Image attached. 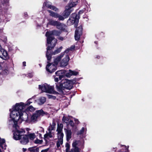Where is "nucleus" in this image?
Returning a JSON list of instances; mask_svg holds the SVG:
<instances>
[{
	"instance_id": "obj_1",
	"label": "nucleus",
	"mask_w": 152,
	"mask_h": 152,
	"mask_svg": "<svg viewBox=\"0 0 152 152\" xmlns=\"http://www.w3.org/2000/svg\"><path fill=\"white\" fill-rule=\"evenodd\" d=\"M24 104L23 102L19 103H16L13 106L12 109H10V117L11 119L9 120L8 124L9 125H12L14 129V137L15 139H18V137L17 135L16 132H19L20 133H23L24 131L23 130H20V127L17 125V121L21 122L23 121V117L24 116L23 114L25 112H23L24 109Z\"/></svg>"
},
{
	"instance_id": "obj_2",
	"label": "nucleus",
	"mask_w": 152,
	"mask_h": 152,
	"mask_svg": "<svg viewBox=\"0 0 152 152\" xmlns=\"http://www.w3.org/2000/svg\"><path fill=\"white\" fill-rule=\"evenodd\" d=\"M72 81L67 79L63 80L61 83L56 84L57 90L60 92H63L65 89H71L72 87Z\"/></svg>"
},
{
	"instance_id": "obj_3",
	"label": "nucleus",
	"mask_w": 152,
	"mask_h": 152,
	"mask_svg": "<svg viewBox=\"0 0 152 152\" xmlns=\"http://www.w3.org/2000/svg\"><path fill=\"white\" fill-rule=\"evenodd\" d=\"M61 32L60 31L54 30L51 31L47 32L45 35L47 37V43L53 45V47H54L57 42V40L55 39L53 35L56 36L59 35Z\"/></svg>"
},
{
	"instance_id": "obj_4",
	"label": "nucleus",
	"mask_w": 152,
	"mask_h": 152,
	"mask_svg": "<svg viewBox=\"0 0 152 152\" xmlns=\"http://www.w3.org/2000/svg\"><path fill=\"white\" fill-rule=\"evenodd\" d=\"M64 56L62 59L60 63V66L61 67H64L67 65L68 62L69 60L68 55L64 52L61 53V55L57 57L54 60V63L55 64H57L60 61L62 57Z\"/></svg>"
},
{
	"instance_id": "obj_5",
	"label": "nucleus",
	"mask_w": 152,
	"mask_h": 152,
	"mask_svg": "<svg viewBox=\"0 0 152 152\" xmlns=\"http://www.w3.org/2000/svg\"><path fill=\"white\" fill-rule=\"evenodd\" d=\"M19 130L20 131H22V130H23L24 132L23 133H20L18 132H17V135L19 137L18 138V139H15L14 137V135H13L14 138L16 140H20V142L21 144L23 145H26L28 142V138L26 135L22 134H23L25 133V131L23 129L20 128ZM13 132H14L13 131ZM13 134H14V133H13Z\"/></svg>"
},
{
	"instance_id": "obj_6",
	"label": "nucleus",
	"mask_w": 152,
	"mask_h": 152,
	"mask_svg": "<svg viewBox=\"0 0 152 152\" xmlns=\"http://www.w3.org/2000/svg\"><path fill=\"white\" fill-rule=\"evenodd\" d=\"M39 88L42 91L48 93H52L53 92V88L47 84H42L39 86Z\"/></svg>"
},
{
	"instance_id": "obj_7",
	"label": "nucleus",
	"mask_w": 152,
	"mask_h": 152,
	"mask_svg": "<svg viewBox=\"0 0 152 152\" xmlns=\"http://www.w3.org/2000/svg\"><path fill=\"white\" fill-rule=\"evenodd\" d=\"M23 115L24 116L23 117L22 120L29 123H33L37 121V118H39L35 113L29 119L28 118L27 113H24Z\"/></svg>"
},
{
	"instance_id": "obj_8",
	"label": "nucleus",
	"mask_w": 152,
	"mask_h": 152,
	"mask_svg": "<svg viewBox=\"0 0 152 152\" xmlns=\"http://www.w3.org/2000/svg\"><path fill=\"white\" fill-rule=\"evenodd\" d=\"M72 145L73 148L70 152H80L79 150L83 148L82 143L79 140L74 141L73 142Z\"/></svg>"
},
{
	"instance_id": "obj_9",
	"label": "nucleus",
	"mask_w": 152,
	"mask_h": 152,
	"mask_svg": "<svg viewBox=\"0 0 152 152\" xmlns=\"http://www.w3.org/2000/svg\"><path fill=\"white\" fill-rule=\"evenodd\" d=\"M79 21V17L75 13H72L67 21V24L70 25L75 23V26L76 27Z\"/></svg>"
},
{
	"instance_id": "obj_10",
	"label": "nucleus",
	"mask_w": 152,
	"mask_h": 152,
	"mask_svg": "<svg viewBox=\"0 0 152 152\" xmlns=\"http://www.w3.org/2000/svg\"><path fill=\"white\" fill-rule=\"evenodd\" d=\"M48 20L49 22L48 23V25L56 26L57 28L60 30H61L63 28V25L60 22L52 19H49Z\"/></svg>"
},
{
	"instance_id": "obj_11",
	"label": "nucleus",
	"mask_w": 152,
	"mask_h": 152,
	"mask_svg": "<svg viewBox=\"0 0 152 152\" xmlns=\"http://www.w3.org/2000/svg\"><path fill=\"white\" fill-rule=\"evenodd\" d=\"M73 8L70 7V5H67L65 7V10L63 12L62 15L65 17L66 18L73 11Z\"/></svg>"
},
{
	"instance_id": "obj_12",
	"label": "nucleus",
	"mask_w": 152,
	"mask_h": 152,
	"mask_svg": "<svg viewBox=\"0 0 152 152\" xmlns=\"http://www.w3.org/2000/svg\"><path fill=\"white\" fill-rule=\"evenodd\" d=\"M63 125L62 124H58V127L56 130L57 132L58 139H63L64 134L62 132Z\"/></svg>"
},
{
	"instance_id": "obj_13",
	"label": "nucleus",
	"mask_w": 152,
	"mask_h": 152,
	"mask_svg": "<svg viewBox=\"0 0 152 152\" xmlns=\"http://www.w3.org/2000/svg\"><path fill=\"white\" fill-rule=\"evenodd\" d=\"M82 28L81 26L76 28L75 33V37L76 40H78L82 34Z\"/></svg>"
},
{
	"instance_id": "obj_14",
	"label": "nucleus",
	"mask_w": 152,
	"mask_h": 152,
	"mask_svg": "<svg viewBox=\"0 0 152 152\" xmlns=\"http://www.w3.org/2000/svg\"><path fill=\"white\" fill-rule=\"evenodd\" d=\"M46 68V70L50 73L54 72L56 69V66L55 65L53 64L48 63Z\"/></svg>"
},
{
	"instance_id": "obj_15",
	"label": "nucleus",
	"mask_w": 152,
	"mask_h": 152,
	"mask_svg": "<svg viewBox=\"0 0 152 152\" xmlns=\"http://www.w3.org/2000/svg\"><path fill=\"white\" fill-rule=\"evenodd\" d=\"M0 57L4 60L8 59L9 58L7 52L4 49L0 50Z\"/></svg>"
},
{
	"instance_id": "obj_16",
	"label": "nucleus",
	"mask_w": 152,
	"mask_h": 152,
	"mask_svg": "<svg viewBox=\"0 0 152 152\" xmlns=\"http://www.w3.org/2000/svg\"><path fill=\"white\" fill-rule=\"evenodd\" d=\"M65 73V70H61L57 71L56 72L55 74L57 76H59V78L60 80H61L64 77V75Z\"/></svg>"
},
{
	"instance_id": "obj_17",
	"label": "nucleus",
	"mask_w": 152,
	"mask_h": 152,
	"mask_svg": "<svg viewBox=\"0 0 152 152\" xmlns=\"http://www.w3.org/2000/svg\"><path fill=\"white\" fill-rule=\"evenodd\" d=\"M65 130V133L66 135V140L67 141H69L71 138V135L72 132L71 130L67 129H64Z\"/></svg>"
},
{
	"instance_id": "obj_18",
	"label": "nucleus",
	"mask_w": 152,
	"mask_h": 152,
	"mask_svg": "<svg viewBox=\"0 0 152 152\" xmlns=\"http://www.w3.org/2000/svg\"><path fill=\"white\" fill-rule=\"evenodd\" d=\"M52 45V46L50 47V46H48L47 48V51L46 54V56H47V59L48 60H50L51 59V55L49 53L48 50H51L52 48L53 47V45Z\"/></svg>"
},
{
	"instance_id": "obj_19",
	"label": "nucleus",
	"mask_w": 152,
	"mask_h": 152,
	"mask_svg": "<svg viewBox=\"0 0 152 152\" xmlns=\"http://www.w3.org/2000/svg\"><path fill=\"white\" fill-rule=\"evenodd\" d=\"M0 147L2 149H6V145L5 143V140L4 139H1L0 137ZM0 152H1L0 149Z\"/></svg>"
},
{
	"instance_id": "obj_20",
	"label": "nucleus",
	"mask_w": 152,
	"mask_h": 152,
	"mask_svg": "<svg viewBox=\"0 0 152 152\" xmlns=\"http://www.w3.org/2000/svg\"><path fill=\"white\" fill-rule=\"evenodd\" d=\"M48 11L50 13L49 15L50 16L56 18H57L58 17V14L49 10H48Z\"/></svg>"
},
{
	"instance_id": "obj_21",
	"label": "nucleus",
	"mask_w": 152,
	"mask_h": 152,
	"mask_svg": "<svg viewBox=\"0 0 152 152\" xmlns=\"http://www.w3.org/2000/svg\"><path fill=\"white\" fill-rule=\"evenodd\" d=\"M46 99L45 97H41L38 100V103L39 105L43 104L46 101Z\"/></svg>"
},
{
	"instance_id": "obj_22",
	"label": "nucleus",
	"mask_w": 152,
	"mask_h": 152,
	"mask_svg": "<svg viewBox=\"0 0 152 152\" xmlns=\"http://www.w3.org/2000/svg\"><path fill=\"white\" fill-rule=\"evenodd\" d=\"M77 0H71L70 2L67 4L70 5V7L72 8L77 5Z\"/></svg>"
},
{
	"instance_id": "obj_23",
	"label": "nucleus",
	"mask_w": 152,
	"mask_h": 152,
	"mask_svg": "<svg viewBox=\"0 0 152 152\" xmlns=\"http://www.w3.org/2000/svg\"><path fill=\"white\" fill-rule=\"evenodd\" d=\"M35 114L38 116V117H39L40 116L43 115L45 113L42 110H41L37 111L36 112Z\"/></svg>"
},
{
	"instance_id": "obj_24",
	"label": "nucleus",
	"mask_w": 152,
	"mask_h": 152,
	"mask_svg": "<svg viewBox=\"0 0 152 152\" xmlns=\"http://www.w3.org/2000/svg\"><path fill=\"white\" fill-rule=\"evenodd\" d=\"M45 138H51L53 137V134L52 132L48 131V133L45 134L44 136Z\"/></svg>"
},
{
	"instance_id": "obj_25",
	"label": "nucleus",
	"mask_w": 152,
	"mask_h": 152,
	"mask_svg": "<svg viewBox=\"0 0 152 152\" xmlns=\"http://www.w3.org/2000/svg\"><path fill=\"white\" fill-rule=\"evenodd\" d=\"M35 110V109L32 106H30L27 108L26 110V112H28L29 111L31 112L34 111Z\"/></svg>"
},
{
	"instance_id": "obj_26",
	"label": "nucleus",
	"mask_w": 152,
	"mask_h": 152,
	"mask_svg": "<svg viewBox=\"0 0 152 152\" xmlns=\"http://www.w3.org/2000/svg\"><path fill=\"white\" fill-rule=\"evenodd\" d=\"M65 75L67 77H69L72 75V73L71 70H69V71L66 72L65 71Z\"/></svg>"
},
{
	"instance_id": "obj_27",
	"label": "nucleus",
	"mask_w": 152,
	"mask_h": 152,
	"mask_svg": "<svg viewBox=\"0 0 152 152\" xmlns=\"http://www.w3.org/2000/svg\"><path fill=\"white\" fill-rule=\"evenodd\" d=\"M63 139H58L56 145L57 148H59L61 145L63 143Z\"/></svg>"
},
{
	"instance_id": "obj_28",
	"label": "nucleus",
	"mask_w": 152,
	"mask_h": 152,
	"mask_svg": "<svg viewBox=\"0 0 152 152\" xmlns=\"http://www.w3.org/2000/svg\"><path fill=\"white\" fill-rule=\"evenodd\" d=\"M28 150L31 152H37L38 149L35 147H32L28 148Z\"/></svg>"
},
{
	"instance_id": "obj_29",
	"label": "nucleus",
	"mask_w": 152,
	"mask_h": 152,
	"mask_svg": "<svg viewBox=\"0 0 152 152\" xmlns=\"http://www.w3.org/2000/svg\"><path fill=\"white\" fill-rule=\"evenodd\" d=\"M63 122L68 124L70 121L69 118L63 116L62 119Z\"/></svg>"
},
{
	"instance_id": "obj_30",
	"label": "nucleus",
	"mask_w": 152,
	"mask_h": 152,
	"mask_svg": "<svg viewBox=\"0 0 152 152\" xmlns=\"http://www.w3.org/2000/svg\"><path fill=\"white\" fill-rule=\"evenodd\" d=\"M28 137L31 140H33L35 138L36 136L34 134H30L28 135Z\"/></svg>"
},
{
	"instance_id": "obj_31",
	"label": "nucleus",
	"mask_w": 152,
	"mask_h": 152,
	"mask_svg": "<svg viewBox=\"0 0 152 152\" xmlns=\"http://www.w3.org/2000/svg\"><path fill=\"white\" fill-rule=\"evenodd\" d=\"M55 124L54 123H53L52 125H50L49 127L48 130V131L52 132L53 130L54 129Z\"/></svg>"
},
{
	"instance_id": "obj_32",
	"label": "nucleus",
	"mask_w": 152,
	"mask_h": 152,
	"mask_svg": "<svg viewBox=\"0 0 152 152\" xmlns=\"http://www.w3.org/2000/svg\"><path fill=\"white\" fill-rule=\"evenodd\" d=\"M32 99V98H30L27 101L26 104H25L24 103H23L24 104V109L25 108V107L26 105H28L30 104L32 102L31 101H30Z\"/></svg>"
},
{
	"instance_id": "obj_33",
	"label": "nucleus",
	"mask_w": 152,
	"mask_h": 152,
	"mask_svg": "<svg viewBox=\"0 0 152 152\" xmlns=\"http://www.w3.org/2000/svg\"><path fill=\"white\" fill-rule=\"evenodd\" d=\"M75 48V46H71V47L69 48L66 50L64 52V53H66L67 54V53L69 52V51L70 50H72L73 49H74Z\"/></svg>"
},
{
	"instance_id": "obj_34",
	"label": "nucleus",
	"mask_w": 152,
	"mask_h": 152,
	"mask_svg": "<svg viewBox=\"0 0 152 152\" xmlns=\"http://www.w3.org/2000/svg\"><path fill=\"white\" fill-rule=\"evenodd\" d=\"M62 48V46L61 47L59 48L58 49L56 50L53 53V54L55 55L58 53H60L61 51V49Z\"/></svg>"
},
{
	"instance_id": "obj_35",
	"label": "nucleus",
	"mask_w": 152,
	"mask_h": 152,
	"mask_svg": "<svg viewBox=\"0 0 152 152\" xmlns=\"http://www.w3.org/2000/svg\"><path fill=\"white\" fill-rule=\"evenodd\" d=\"M57 18H58V20H64L65 18L63 15H59V14L58 15V17H57Z\"/></svg>"
},
{
	"instance_id": "obj_36",
	"label": "nucleus",
	"mask_w": 152,
	"mask_h": 152,
	"mask_svg": "<svg viewBox=\"0 0 152 152\" xmlns=\"http://www.w3.org/2000/svg\"><path fill=\"white\" fill-rule=\"evenodd\" d=\"M56 12H57L58 11V9L55 7L51 5L50 8Z\"/></svg>"
},
{
	"instance_id": "obj_37",
	"label": "nucleus",
	"mask_w": 152,
	"mask_h": 152,
	"mask_svg": "<svg viewBox=\"0 0 152 152\" xmlns=\"http://www.w3.org/2000/svg\"><path fill=\"white\" fill-rule=\"evenodd\" d=\"M44 5L49 8H50V7L51 6L50 3L48 2H45Z\"/></svg>"
},
{
	"instance_id": "obj_38",
	"label": "nucleus",
	"mask_w": 152,
	"mask_h": 152,
	"mask_svg": "<svg viewBox=\"0 0 152 152\" xmlns=\"http://www.w3.org/2000/svg\"><path fill=\"white\" fill-rule=\"evenodd\" d=\"M85 130V128L84 127H83L80 130L79 132H78V134H82L84 132Z\"/></svg>"
},
{
	"instance_id": "obj_39",
	"label": "nucleus",
	"mask_w": 152,
	"mask_h": 152,
	"mask_svg": "<svg viewBox=\"0 0 152 152\" xmlns=\"http://www.w3.org/2000/svg\"><path fill=\"white\" fill-rule=\"evenodd\" d=\"M42 140L38 139H37L34 141V142L36 144H40L42 143Z\"/></svg>"
},
{
	"instance_id": "obj_40",
	"label": "nucleus",
	"mask_w": 152,
	"mask_h": 152,
	"mask_svg": "<svg viewBox=\"0 0 152 152\" xmlns=\"http://www.w3.org/2000/svg\"><path fill=\"white\" fill-rule=\"evenodd\" d=\"M69 124L70 125L72 126V127H73L74 126V124L73 121L70 120L69 122Z\"/></svg>"
},
{
	"instance_id": "obj_41",
	"label": "nucleus",
	"mask_w": 152,
	"mask_h": 152,
	"mask_svg": "<svg viewBox=\"0 0 152 152\" xmlns=\"http://www.w3.org/2000/svg\"><path fill=\"white\" fill-rule=\"evenodd\" d=\"M38 130L39 131H40V132L41 134L42 133H43L44 132V129L41 127H39L38 128Z\"/></svg>"
},
{
	"instance_id": "obj_42",
	"label": "nucleus",
	"mask_w": 152,
	"mask_h": 152,
	"mask_svg": "<svg viewBox=\"0 0 152 152\" xmlns=\"http://www.w3.org/2000/svg\"><path fill=\"white\" fill-rule=\"evenodd\" d=\"M72 73V75H76L78 74V72L75 71H72L71 70Z\"/></svg>"
},
{
	"instance_id": "obj_43",
	"label": "nucleus",
	"mask_w": 152,
	"mask_h": 152,
	"mask_svg": "<svg viewBox=\"0 0 152 152\" xmlns=\"http://www.w3.org/2000/svg\"><path fill=\"white\" fill-rule=\"evenodd\" d=\"M9 71L7 69H5L3 71V73L4 74H7L8 73Z\"/></svg>"
},
{
	"instance_id": "obj_44",
	"label": "nucleus",
	"mask_w": 152,
	"mask_h": 152,
	"mask_svg": "<svg viewBox=\"0 0 152 152\" xmlns=\"http://www.w3.org/2000/svg\"><path fill=\"white\" fill-rule=\"evenodd\" d=\"M48 97L49 98H52L53 99H55L56 98V96L51 95H49L48 96Z\"/></svg>"
},
{
	"instance_id": "obj_45",
	"label": "nucleus",
	"mask_w": 152,
	"mask_h": 152,
	"mask_svg": "<svg viewBox=\"0 0 152 152\" xmlns=\"http://www.w3.org/2000/svg\"><path fill=\"white\" fill-rule=\"evenodd\" d=\"M58 39L61 40L62 41L64 39H66V38L65 37H59L58 38Z\"/></svg>"
},
{
	"instance_id": "obj_46",
	"label": "nucleus",
	"mask_w": 152,
	"mask_h": 152,
	"mask_svg": "<svg viewBox=\"0 0 152 152\" xmlns=\"http://www.w3.org/2000/svg\"><path fill=\"white\" fill-rule=\"evenodd\" d=\"M65 146H66V150L67 151V150H68V149L69 148V146H70L69 145L68 143H66V144Z\"/></svg>"
},
{
	"instance_id": "obj_47",
	"label": "nucleus",
	"mask_w": 152,
	"mask_h": 152,
	"mask_svg": "<svg viewBox=\"0 0 152 152\" xmlns=\"http://www.w3.org/2000/svg\"><path fill=\"white\" fill-rule=\"evenodd\" d=\"M37 133L39 134V137H41L42 136V134H41L40 131L38 130V131L37 132Z\"/></svg>"
},
{
	"instance_id": "obj_48",
	"label": "nucleus",
	"mask_w": 152,
	"mask_h": 152,
	"mask_svg": "<svg viewBox=\"0 0 152 152\" xmlns=\"http://www.w3.org/2000/svg\"><path fill=\"white\" fill-rule=\"evenodd\" d=\"M49 150L48 148H47L41 151V152H47Z\"/></svg>"
},
{
	"instance_id": "obj_49",
	"label": "nucleus",
	"mask_w": 152,
	"mask_h": 152,
	"mask_svg": "<svg viewBox=\"0 0 152 152\" xmlns=\"http://www.w3.org/2000/svg\"><path fill=\"white\" fill-rule=\"evenodd\" d=\"M58 78L57 77H55V81L56 82H58Z\"/></svg>"
},
{
	"instance_id": "obj_50",
	"label": "nucleus",
	"mask_w": 152,
	"mask_h": 152,
	"mask_svg": "<svg viewBox=\"0 0 152 152\" xmlns=\"http://www.w3.org/2000/svg\"><path fill=\"white\" fill-rule=\"evenodd\" d=\"M33 76V75L32 74H29L28 75V77H29L30 78L31 77Z\"/></svg>"
},
{
	"instance_id": "obj_51",
	"label": "nucleus",
	"mask_w": 152,
	"mask_h": 152,
	"mask_svg": "<svg viewBox=\"0 0 152 152\" xmlns=\"http://www.w3.org/2000/svg\"><path fill=\"white\" fill-rule=\"evenodd\" d=\"M75 123H76L77 124H78L79 121H78V119H75Z\"/></svg>"
},
{
	"instance_id": "obj_52",
	"label": "nucleus",
	"mask_w": 152,
	"mask_h": 152,
	"mask_svg": "<svg viewBox=\"0 0 152 152\" xmlns=\"http://www.w3.org/2000/svg\"><path fill=\"white\" fill-rule=\"evenodd\" d=\"M23 65L24 66H26V62L25 61L23 62Z\"/></svg>"
},
{
	"instance_id": "obj_53",
	"label": "nucleus",
	"mask_w": 152,
	"mask_h": 152,
	"mask_svg": "<svg viewBox=\"0 0 152 152\" xmlns=\"http://www.w3.org/2000/svg\"><path fill=\"white\" fill-rule=\"evenodd\" d=\"M23 152H25L27 150V149L25 148H23Z\"/></svg>"
},
{
	"instance_id": "obj_54",
	"label": "nucleus",
	"mask_w": 152,
	"mask_h": 152,
	"mask_svg": "<svg viewBox=\"0 0 152 152\" xmlns=\"http://www.w3.org/2000/svg\"><path fill=\"white\" fill-rule=\"evenodd\" d=\"M83 11L82 10L81 11V10H80L79 11V13L80 14H82L83 13Z\"/></svg>"
},
{
	"instance_id": "obj_55",
	"label": "nucleus",
	"mask_w": 152,
	"mask_h": 152,
	"mask_svg": "<svg viewBox=\"0 0 152 152\" xmlns=\"http://www.w3.org/2000/svg\"><path fill=\"white\" fill-rule=\"evenodd\" d=\"M2 82V80L1 79H0V85L1 83Z\"/></svg>"
},
{
	"instance_id": "obj_56",
	"label": "nucleus",
	"mask_w": 152,
	"mask_h": 152,
	"mask_svg": "<svg viewBox=\"0 0 152 152\" xmlns=\"http://www.w3.org/2000/svg\"><path fill=\"white\" fill-rule=\"evenodd\" d=\"M4 1H6V2H5V3H6L8 2V1L7 0H4Z\"/></svg>"
},
{
	"instance_id": "obj_57",
	"label": "nucleus",
	"mask_w": 152,
	"mask_h": 152,
	"mask_svg": "<svg viewBox=\"0 0 152 152\" xmlns=\"http://www.w3.org/2000/svg\"><path fill=\"white\" fill-rule=\"evenodd\" d=\"M27 15V13H25V16H26V15Z\"/></svg>"
}]
</instances>
